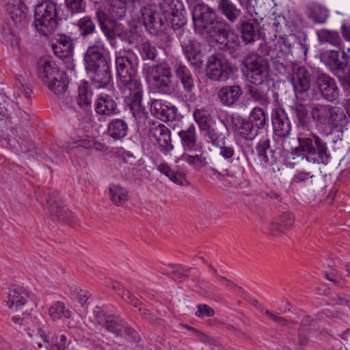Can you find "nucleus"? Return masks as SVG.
I'll return each instance as SVG.
<instances>
[{"mask_svg":"<svg viewBox=\"0 0 350 350\" xmlns=\"http://www.w3.org/2000/svg\"><path fill=\"white\" fill-rule=\"evenodd\" d=\"M196 30L206 34L217 42L225 45L233 57L239 49V38L232 31L225 27L226 23L217 19L215 10L206 4H198L193 12Z\"/></svg>","mask_w":350,"mask_h":350,"instance_id":"1","label":"nucleus"},{"mask_svg":"<svg viewBox=\"0 0 350 350\" xmlns=\"http://www.w3.org/2000/svg\"><path fill=\"white\" fill-rule=\"evenodd\" d=\"M109 51L100 38L90 42L83 55L84 66L98 88H106L111 81Z\"/></svg>","mask_w":350,"mask_h":350,"instance_id":"2","label":"nucleus"},{"mask_svg":"<svg viewBox=\"0 0 350 350\" xmlns=\"http://www.w3.org/2000/svg\"><path fill=\"white\" fill-rule=\"evenodd\" d=\"M297 137L299 146L294 154L308 162L326 164L330 158L326 142L312 131L301 134Z\"/></svg>","mask_w":350,"mask_h":350,"instance_id":"3","label":"nucleus"},{"mask_svg":"<svg viewBox=\"0 0 350 350\" xmlns=\"http://www.w3.org/2000/svg\"><path fill=\"white\" fill-rule=\"evenodd\" d=\"M89 319L96 328L103 329L115 337L126 335L135 341L137 340V333L124 319L119 315L108 313L103 307L96 306Z\"/></svg>","mask_w":350,"mask_h":350,"instance_id":"4","label":"nucleus"},{"mask_svg":"<svg viewBox=\"0 0 350 350\" xmlns=\"http://www.w3.org/2000/svg\"><path fill=\"white\" fill-rule=\"evenodd\" d=\"M119 85L123 96L128 100L129 110L132 113L138 127L145 126L148 113L142 105V85L135 77L119 80Z\"/></svg>","mask_w":350,"mask_h":350,"instance_id":"5","label":"nucleus"},{"mask_svg":"<svg viewBox=\"0 0 350 350\" xmlns=\"http://www.w3.org/2000/svg\"><path fill=\"white\" fill-rule=\"evenodd\" d=\"M143 72L157 92L167 95L174 94L172 71L167 61L153 64H144Z\"/></svg>","mask_w":350,"mask_h":350,"instance_id":"6","label":"nucleus"},{"mask_svg":"<svg viewBox=\"0 0 350 350\" xmlns=\"http://www.w3.org/2000/svg\"><path fill=\"white\" fill-rule=\"evenodd\" d=\"M241 71L252 84L262 85L269 75L267 59L258 53H252L245 55L241 62Z\"/></svg>","mask_w":350,"mask_h":350,"instance_id":"7","label":"nucleus"},{"mask_svg":"<svg viewBox=\"0 0 350 350\" xmlns=\"http://www.w3.org/2000/svg\"><path fill=\"white\" fill-rule=\"evenodd\" d=\"M38 75L43 83L57 96L66 92L68 85L66 75L54 62L41 61L38 66Z\"/></svg>","mask_w":350,"mask_h":350,"instance_id":"8","label":"nucleus"},{"mask_svg":"<svg viewBox=\"0 0 350 350\" xmlns=\"http://www.w3.org/2000/svg\"><path fill=\"white\" fill-rule=\"evenodd\" d=\"M34 17L36 30L45 36L51 34L58 24L57 3L52 1L38 3L35 8Z\"/></svg>","mask_w":350,"mask_h":350,"instance_id":"9","label":"nucleus"},{"mask_svg":"<svg viewBox=\"0 0 350 350\" xmlns=\"http://www.w3.org/2000/svg\"><path fill=\"white\" fill-rule=\"evenodd\" d=\"M310 115L317 125L324 126L337 127L342 120L339 108L327 104L311 105Z\"/></svg>","mask_w":350,"mask_h":350,"instance_id":"10","label":"nucleus"},{"mask_svg":"<svg viewBox=\"0 0 350 350\" xmlns=\"http://www.w3.org/2000/svg\"><path fill=\"white\" fill-rule=\"evenodd\" d=\"M178 40L190 64L199 69L203 64V53L201 44L196 40L191 39V34L188 30L181 29L178 33Z\"/></svg>","mask_w":350,"mask_h":350,"instance_id":"11","label":"nucleus"},{"mask_svg":"<svg viewBox=\"0 0 350 350\" xmlns=\"http://www.w3.org/2000/svg\"><path fill=\"white\" fill-rule=\"evenodd\" d=\"M12 320L19 332H25L29 336L39 334L43 340H47V333L43 329L44 319L42 316L33 317L27 311H23L21 314L12 316Z\"/></svg>","mask_w":350,"mask_h":350,"instance_id":"12","label":"nucleus"},{"mask_svg":"<svg viewBox=\"0 0 350 350\" xmlns=\"http://www.w3.org/2000/svg\"><path fill=\"white\" fill-rule=\"evenodd\" d=\"M258 51L265 59H267V62L270 59L274 69L280 75L286 73V70L289 71L290 64L286 61V56L288 53L280 48V44L262 42L259 44Z\"/></svg>","mask_w":350,"mask_h":350,"instance_id":"13","label":"nucleus"},{"mask_svg":"<svg viewBox=\"0 0 350 350\" xmlns=\"http://www.w3.org/2000/svg\"><path fill=\"white\" fill-rule=\"evenodd\" d=\"M231 66L225 60L211 56L206 64V75L213 81H225L232 73Z\"/></svg>","mask_w":350,"mask_h":350,"instance_id":"14","label":"nucleus"},{"mask_svg":"<svg viewBox=\"0 0 350 350\" xmlns=\"http://www.w3.org/2000/svg\"><path fill=\"white\" fill-rule=\"evenodd\" d=\"M5 303L12 311L21 312L26 306L33 304L28 291L23 287L16 285L9 288Z\"/></svg>","mask_w":350,"mask_h":350,"instance_id":"15","label":"nucleus"},{"mask_svg":"<svg viewBox=\"0 0 350 350\" xmlns=\"http://www.w3.org/2000/svg\"><path fill=\"white\" fill-rule=\"evenodd\" d=\"M321 59L335 76L350 63V56L343 49L325 51L321 54Z\"/></svg>","mask_w":350,"mask_h":350,"instance_id":"16","label":"nucleus"},{"mask_svg":"<svg viewBox=\"0 0 350 350\" xmlns=\"http://www.w3.org/2000/svg\"><path fill=\"white\" fill-rule=\"evenodd\" d=\"M297 128V137L312 130L310 109L306 104L295 103L290 107Z\"/></svg>","mask_w":350,"mask_h":350,"instance_id":"17","label":"nucleus"},{"mask_svg":"<svg viewBox=\"0 0 350 350\" xmlns=\"http://www.w3.org/2000/svg\"><path fill=\"white\" fill-rule=\"evenodd\" d=\"M161 10L170 18L174 28H180L186 23L185 10L178 0H161Z\"/></svg>","mask_w":350,"mask_h":350,"instance_id":"18","label":"nucleus"},{"mask_svg":"<svg viewBox=\"0 0 350 350\" xmlns=\"http://www.w3.org/2000/svg\"><path fill=\"white\" fill-rule=\"evenodd\" d=\"M94 110L99 120H105L120 113L116 100L107 94L98 95L95 100Z\"/></svg>","mask_w":350,"mask_h":350,"instance_id":"19","label":"nucleus"},{"mask_svg":"<svg viewBox=\"0 0 350 350\" xmlns=\"http://www.w3.org/2000/svg\"><path fill=\"white\" fill-rule=\"evenodd\" d=\"M286 73L291 75V81L296 93L306 92L310 87V74L304 66L290 64L289 71Z\"/></svg>","mask_w":350,"mask_h":350,"instance_id":"20","label":"nucleus"},{"mask_svg":"<svg viewBox=\"0 0 350 350\" xmlns=\"http://www.w3.org/2000/svg\"><path fill=\"white\" fill-rule=\"evenodd\" d=\"M316 83L324 99L334 102L338 98L339 89L334 78L324 72H318Z\"/></svg>","mask_w":350,"mask_h":350,"instance_id":"21","label":"nucleus"},{"mask_svg":"<svg viewBox=\"0 0 350 350\" xmlns=\"http://www.w3.org/2000/svg\"><path fill=\"white\" fill-rule=\"evenodd\" d=\"M271 120L273 133L280 138H287L292 130L291 122L283 109L276 108L272 111Z\"/></svg>","mask_w":350,"mask_h":350,"instance_id":"22","label":"nucleus"},{"mask_svg":"<svg viewBox=\"0 0 350 350\" xmlns=\"http://www.w3.org/2000/svg\"><path fill=\"white\" fill-rule=\"evenodd\" d=\"M150 133L156 140L161 152L167 154L174 149L172 144L171 132L163 124H153L150 128Z\"/></svg>","mask_w":350,"mask_h":350,"instance_id":"23","label":"nucleus"},{"mask_svg":"<svg viewBox=\"0 0 350 350\" xmlns=\"http://www.w3.org/2000/svg\"><path fill=\"white\" fill-rule=\"evenodd\" d=\"M116 67L119 80L135 76V66L132 61V51H119L116 57Z\"/></svg>","mask_w":350,"mask_h":350,"instance_id":"24","label":"nucleus"},{"mask_svg":"<svg viewBox=\"0 0 350 350\" xmlns=\"http://www.w3.org/2000/svg\"><path fill=\"white\" fill-rule=\"evenodd\" d=\"M230 121L234 131L242 139L252 141L259 133L250 120L243 118L239 115H232Z\"/></svg>","mask_w":350,"mask_h":350,"instance_id":"25","label":"nucleus"},{"mask_svg":"<svg viewBox=\"0 0 350 350\" xmlns=\"http://www.w3.org/2000/svg\"><path fill=\"white\" fill-rule=\"evenodd\" d=\"M150 111L154 116L163 122L174 120L178 113V109L174 105L161 99L151 101Z\"/></svg>","mask_w":350,"mask_h":350,"instance_id":"26","label":"nucleus"},{"mask_svg":"<svg viewBox=\"0 0 350 350\" xmlns=\"http://www.w3.org/2000/svg\"><path fill=\"white\" fill-rule=\"evenodd\" d=\"M229 135L227 124L219 118V121L204 133L206 140L214 147L220 146Z\"/></svg>","mask_w":350,"mask_h":350,"instance_id":"27","label":"nucleus"},{"mask_svg":"<svg viewBox=\"0 0 350 350\" xmlns=\"http://www.w3.org/2000/svg\"><path fill=\"white\" fill-rule=\"evenodd\" d=\"M226 165L227 163L221 159V157L215 158L211 162V165L208 167L211 176L218 180H221L224 176L234 178L236 179L241 178L243 171L242 168L234 172L230 169L226 168Z\"/></svg>","mask_w":350,"mask_h":350,"instance_id":"28","label":"nucleus"},{"mask_svg":"<svg viewBox=\"0 0 350 350\" xmlns=\"http://www.w3.org/2000/svg\"><path fill=\"white\" fill-rule=\"evenodd\" d=\"M46 339L44 342H51L50 350H75L76 348L67 336L56 330L47 332Z\"/></svg>","mask_w":350,"mask_h":350,"instance_id":"29","label":"nucleus"},{"mask_svg":"<svg viewBox=\"0 0 350 350\" xmlns=\"http://www.w3.org/2000/svg\"><path fill=\"white\" fill-rule=\"evenodd\" d=\"M217 8L230 23H237L241 18L242 10L232 0H217Z\"/></svg>","mask_w":350,"mask_h":350,"instance_id":"30","label":"nucleus"},{"mask_svg":"<svg viewBox=\"0 0 350 350\" xmlns=\"http://www.w3.org/2000/svg\"><path fill=\"white\" fill-rule=\"evenodd\" d=\"M5 7L10 18L16 25H23L25 23L28 15V8L23 0H18V2L14 0L13 2L8 1Z\"/></svg>","mask_w":350,"mask_h":350,"instance_id":"31","label":"nucleus"},{"mask_svg":"<svg viewBox=\"0 0 350 350\" xmlns=\"http://www.w3.org/2000/svg\"><path fill=\"white\" fill-rule=\"evenodd\" d=\"M142 17L144 25L152 34H157L163 26L164 22L159 12L152 8H146L142 10Z\"/></svg>","mask_w":350,"mask_h":350,"instance_id":"32","label":"nucleus"},{"mask_svg":"<svg viewBox=\"0 0 350 350\" xmlns=\"http://www.w3.org/2000/svg\"><path fill=\"white\" fill-rule=\"evenodd\" d=\"M72 40L66 35H59L51 43V49L54 54L60 59H64L72 55L73 51Z\"/></svg>","mask_w":350,"mask_h":350,"instance_id":"33","label":"nucleus"},{"mask_svg":"<svg viewBox=\"0 0 350 350\" xmlns=\"http://www.w3.org/2000/svg\"><path fill=\"white\" fill-rule=\"evenodd\" d=\"M57 193L55 191L49 192V199L46 200L49 212L52 216L57 219L66 221L68 219L69 212L63 202L57 200Z\"/></svg>","mask_w":350,"mask_h":350,"instance_id":"34","label":"nucleus"},{"mask_svg":"<svg viewBox=\"0 0 350 350\" xmlns=\"http://www.w3.org/2000/svg\"><path fill=\"white\" fill-rule=\"evenodd\" d=\"M178 136L180 138L181 144L185 151L193 152L197 150V135L196 129L193 124L180 131Z\"/></svg>","mask_w":350,"mask_h":350,"instance_id":"35","label":"nucleus"},{"mask_svg":"<svg viewBox=\"0 0 350 350\" xmlns=\"http://www.w3.org/2000/svg\"><path fill=\"white\" fill-rule=\"evenodd\" d=\"M128 131L129 126L124 120L114 118L108 124L106 133L114 140H121L127 135Z\"/></svg>","mask_w":350,"mask_h":350,"instance_id":"36","label":"nucleus"},{"mask_svg":"<svg viewBox=\"0 0 350 350\" xmlns=\"http://www.w3.org/2000/svg\"><path fill=\"white\" fill-rule=\"evenodd\" d=\"M243 94V90L239 85L226 86L218 92L221 103L226 106L233 105Z\"/></svg>","mask_w":350,"mask_h":350,"instance_id":"37","label":"nucleus"},{"mask_svg":"<svg viewBox=\"0 0 350 350\" xmlns=\"http://www.w3.org/2000/svg\"><path fill=\"white\" fill-rule=\"evenodd\" d=\"M176 78L180 81L183 90L187 93H191L195 88L193 75L190 70L184 64H180L175 68Z\"/></svg>","mask_w":350,"mask_h":350,"instance_id":"38","label":"nucleus"},{"mask_svg":"<svg viewBox=\"0 0 350 350\" xmlns=\"http://www.w3.org/2000/svg\"><path fill=\"white\" fill-rule=\"evenodd\" d=\"M109 198L113 204L122 206L129 200V191L125 187L112 184L109 187Z\"/></svg>","mask_w":350,"mask_h":350,"instance_id":"39","label":"nucleus"},{"mask_svg":"<svg viewBox=\"0 0 350 350\" xmlns=\"http://www.w3.org/2000/svg\"><path fill=\"white\" fill-rule=\"evenodd\" d=\"M256 151L261 163L272 165L275 162L276 158L273 151L271 149L269 139L260 140L256 146Z\"/></svg>","mask_w":350,"mask_h":350,"instance_id":"40","label":"nucleus"},{"mask_svg":"<svg viewBox=\"0 0 350 350\" xmlns=\"http://www.w3.org/2000/svg\"><path fill=\"white\" fill-rule=\"evenodd\" d=\"M193 116L200 130L203 133L217 123L210 113L203 108L196 109L193 111Z\"/></svg>","mask_w":350,"mask_h":350,"instance_id":"41","label":"nucleus"},{"mask_svg":"<svg viewBox=\"0 0 350 350\" xmlns=\"http://www.w3.org/2000/svg\"><path fill=\"white\" fill-rule=\"evenodd\" d=\"M237 29L241 33L242 41L245 44H252L257 37L256 26L250 21L244 20L237 25Z\"/></svg>","mask_w":350,"mask_h":350,"instance_id":"42","label":"nucleus"},{"mask_svg":"<svg viewBox=\"0 0 350 350\" xmlns=\"http://www.w3.org/2000/svg\"><path fill=\"white\" fill-rule=\"evenodd\" d=\"M307 15L314 23L325 24L329 16V10L319 4H314L308 8Z\"/></svg>","mask_w":350,"mask_h":350,"instance_id":"43","label":"nucleus"},{"mask_svg":"<svg viewBox=\"0 0 350 350\" xmlns=\"http://www.w3.org/2000/svg\"><path fill=\"white\" fill-rule=\"evenodd\" d=\"M316 33L321 44H329L336 47L341 46L342 40L337 31L322 29L317 31Z\"/></svg>","mask_w":350,"mask_h":350,"instance_id":"44","label":"nucleus"},{"mask_svg":"<svg viewBox=\"0 0 350 350\" xmlns=\"http://www.w3.org/2000/svg\"><path fill=\"white\" fill-rule=\"evenodd\" d=\"M77 27L79 34L83 38H87L88 36L97 33L96 25L93 19L89 16L80 18L77 22Z\"/></svg>","mask_w":350,"mask_h":350,"instance_id":"45","label":"nucleus"},{"mask_svg":"<svg viewBox=\"0 0 350 350\" xmlns=\"http://www.w3.org/2000/svg\"><path fill=\"white\" fill-rule=\"evenodd\" d=\"M248 120L259 131L267 126L268 116L261 107H256L250 112Z\"/></svg>","mask_w":350,"mask_h":350,"instance_id":"46","label":"nucleus"},{"mask_svg":"<svg viewBox=\"0 0 350 350\" xmlns=\"http://www.w3.org/2000/svg\"><path fill=\"white\" fill-rule=\"evenodd\" d=\"M294 223V218L289 212L283 213L278 220L271 224L270 230L273 233L282 232L291 227Z\"/></svg>","mask_w":350,"mask_h":350,"instance_id":"47","label":"nucleus"},{"mask_svg":"<svg viewBox=\"0 0 350 350\" xmlns=\"http://www.w3.org/2000/svg\"><path fill=\"white\" fill-rule=\"evenodd\" d=\"M139 55L144 61L157 62L158 51L157 47L149 41H144L140 44L138 48Z\"/></svg>","mask_w":350,"mask_h":350,"instance_id":"48","label":"nucleus"},{"mask_svg":"<svg viewBox=\"0 0 350 350\" xmlns=\"http://www.w3.org/2000/svg\"><path fill=\"white\" fill-rule=\"evenodd\" d=\"M92 92L88 82H83L78 88V105L83 108L89 107L92 104Z\"/></svg>","mask_w":350,"mask_h":350,"instance_id":"49","label":"nucleus"},{"mask_svg":"<svg viewBox=\"0 0 350 350\" xmlns=\"http://www.w3.org/2000/svg\"><path fill=\"white\" fill-rule=\"evenodd\" d=\"M72 312L66 309L63 302L57 301L49 308V315L53 321L60 319L62 317L69 319L72 316Z\"/></svg>","mask_w":350,"mask_h":350,"instance_id":"50","label":"nucleus"},{"mask_svg":"<svg viewBox=\"0 0 350 350\" xmlns=\"http://www.w3.org/2000/svg\"><path fill=\"white\" fill-rule=\"evenodd\" d=\"M181 158L189 165L198 170L204 167L208 164L206 157L204 156L202 152L195 155L185 153Z\"/></svg>","mask_w":350,"mask_h":350,"instance_id":"51","label":"nucleus"},{"mask_svg":"<svg viewBox=\"0 0 350 350\" xmlns=\"http://www.w3.org/2000/svg\"><path fill=\"white\" fill-rule=\"evenodd\" d=\"M158 170L165 175L170 180L178 185H183L185 181L183 174L176 172L172 170L165 163H162L158 166Z\"/></svg>","mask_w":350,"mask_h":350,"instance_id":"52","label":"nucleus"},{"mask_svg":"<svg viewBox=\"0 0 350 350\" xmlns=\"http://www.w3.org/2000/svg\"><path fill=\"white\" fill-rule=\"evenodd\" d=\"M15 94L18 96L23 95L26 98H29L31 90L29 88V82L23 75H18L14 83Z\"/></svg>","mask_w":350,"mask_h":350,"instance_id":"53","label":"nucleus"},{"mask_svg":"<svg viewBox=\"0 0 350 350\" xmlns=\"http://www.w3.org/2000/svg\"><path fill=\"white\" fill-rule=\"evenodd\" d=\"M248 94L254 102L261 105H267L269 102L267 94L261 88L250 86Z\"/></svg>","mask_w":350,"mask_h":350,"instance_id":"54","label":"nucleus"},{"mask_svg":"<svg viewBox=\"0 0 350 350\" xmlns=\"http://www.w3.org/2000/svg\"><path fill=\"white\" fill-rule=\"evenodd\" d=\"M118 37L122 42L127 43L129 45L136 46L139 44L142 36L140 33L137 31L129 30L121 32L118 34Z\"/></svg>","mask_w":350,"mask_h":350,"instance_id":"55","label":"nucleus"},{"mask_svg":"<svg viewBox=\"0 0 350 350\" xmlns=\"http://www.w3.org/2000/svg\"><path fill=\"white\" fill-rule=\"evenodd\" d=\"M127 8L123 0H113L111 5V14L116 19H122L126 16Z\"/></svg>","mask_w":350,"mask_h":350,"instance_id":"56","label":"nucleus"},{"mask_svg":"<svg viewBox=\"0 0 350 350\" xmlns=\"http://www.w3.org/2000/svg\"><path fill=\"white\" fill-rule=\"evenodd\" d=\"M336 76L343 90L350 94V62Z\"/></svg>","mask_w":350,"mask_h":350,"instance_id":"57","label":"nucleus"},{"mask_svg":"<svg viewBox=\"0 0 350 350\" xmlns=\"http://www.w3.org/2000/svg\"><path fill=\"white\" fill-rule=\"evenodd\" d=\"M65 5L72 14L84 12L86 7L85 0H65Z\"/></svg>","mask_w":350,"mask_h":350,"instance_id":"58","label":"nucleus"},{"mask_svg":"<svg viewBox=\"0 0 350 350\" xmlns=\"http://www.w3.org/2000/svg\"><path fill=\"white\" fill-rule=\"evenodd\" d=\"M116 154L125 163L133 165L136 161V157L135 154L131 151H129L122 147L117 149Z\"/></svg>","mask_w":350,"mask_h":350,"instance_id":"59","label":"nucleus"},{"mask_svg":"<svg viewBox=\"0 0 350 350\" xmlns=\"http://www.w3.org/2000/svg\"><path fill=\"white\" fill-rule=\"evenodd\" d=\"M92 147L90 144V142L87 140H72L70 142H67L63 146V148L67 152H69L74 149H78L80 148H90Z\"/></svg>","mask_w":350,"mask_h":350,"instance_id":"60","label":"nucleus"},{"mask_svg":"<svg viewBox=\"0 0 350 350\" xmlns=\"http://www.w3.org/2000/svg\"><path fill=\"white\" fill-rule=\"evenodd\" d=\"M240 5L246 9L248 14L254 18V20L258 21V12L255 8L256 0H237Z\"/></svg>","mask_w":350,"mask_h":350,"instance_id":"61","label":"nucleus"},{"mask_svg":"<svg viewBox=\"0 0 350 350\" xmlns=\"http://www.w3.org/2000/svg\"><path fill=\"white\" fill-rule=\"evenodd\" d=\"M296 38L294 35H290L288 36H284L281 38L280 40H278L275 44H280V48L283 49L287 53L291 52V48L295 44Z\"/></svg>","mask_w":350,"mask_h":350,"instance_id":"62","label":"nucleus"},{"mask_svg":"<svg viewBox=\"0 0 350 350\" xmlns=\"http://www.w3.org/2000/svg\"><path fill=\"white\" fill-rule=\"evenodd\" d=\"M219 148V156H221L222 159L226 162L231 158H232L235 154V150L233 146H227L226 144V142H224V144L220 146H216Z\"/></svg>","mask_w":350,"mask_h":350,"instance_id":"63","label":"nucleus"},{"mask_svg":"<svg viewBox=\"0 0 350 350\" xmlns=\"http://www.w3.org/2000/svg\"><path fill=\"white\" fill-rule=\"evenodd\" d=\"M214 314V310L206 304H199L197 306L196 315L198 317H213Z\"/></svg>","mask_w":350,"mask_h":350,"instance_id":"64","label":"nucleus"}]
</instances>
